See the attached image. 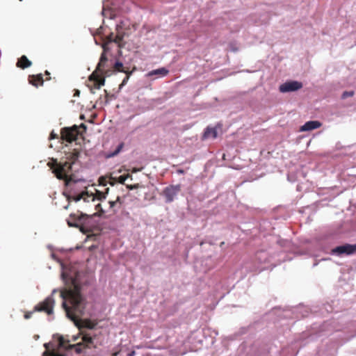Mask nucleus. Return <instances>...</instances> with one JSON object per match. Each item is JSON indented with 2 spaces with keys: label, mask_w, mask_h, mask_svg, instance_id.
I'll use <instances>...</instances> for the list:
<instances>
[{
  "label": "nucleus",
  "mask_w": 356,
  "mask_h": 356,
  "mask_svg": "<svg viewBox=\"0 0 356 356\" xmlns=\"http://www.w3.org/2000/svg\"><path fill=\"white\" fill-rule=\"evenodd\" d=\"M180 185H172L168 187H166L163 192V194L165 198V202L168 203L172 202L174 200L175 197L180 191Z\"/></svg>",
  "instance_id": "11"
},
{
  "label": "nucleus",
  "mask_w": 356,
  "mask_h": 356,
  "mask_svg": "<svg viewBox=\"0 0 356 356\" xmlns=\"http://www.w3.org/2000/svg\"><path fill=\"white\" fill-rule=\"evenodd\" d=\"M217 137V130L215 128L207 127L203 134V138H216Z\"/></svg>",
  "instance_id": "15"
},
{
  "label": "nucleus",
  "mask_w": 356,
  "mask_h": 356,
  "mask_svg": "<svg viewBox=\"0 0 356 356\" xmlns=\"http://www.w3.org/2000/svg\"><path fill=\"white\" fill-rule=\"evenodd\" d=\"M80 152L74 149L72 152L65 154L66 160L64 162H58L56 159H54L52 162H49L48 165L52 170L53 173L58 179L65 181V186H71L73 184H76L77 181L74 179L72 170L74 165L78 161Z\"/></svg>",
  "instance_id": "2"
},
{
  "label": "nucleus",
  "mask_w": 356,
  "mask_h": 356,
  "mask_svg": "<svg viewBox=\"0 0 356 356\" xmlns=\"http://www.w3.org/2000/svg\"><path fill=\"white\" fill-rule=\"evenodd\" d=\"M134 355H135V352L133 351V352L129 353L127 356H134Z\"/></svg>",
  "instance_id": "32"
},
{
  "label": "nucleus",
  "mask_w": 356,
  "mask_h": 356,
  "mask_svg": "<svg viewBox=\"0 0 356 356\" xmlns=\"http://www.w3.org/2000/svg\"><path fill=\"white\" fill-rule=\"evenodd\" d=\"M79 127L74 125L72 127H65L61 129V138L68 143L76 140L79 134Z\"/></svg>",
  "instance_id": "8"
},
{
  "label": "nucleus",
  "mask_w": 356,
  "mask_h": 356,
  "mask_svg": "<svg viewBox=\"0 0 356 356\" xmlns=\"http://www.w3.org/2000/svg\"><path fill=\"white\" fill-rule=\"evenodd\" d=\"M354 95L353 91H345L341 95L342 99H346L347 97H352Z\"/></svg>",
  "instance_id": "22"
},
{
  "label": "nucleus",
  "mask_w": 356,
  "mask_h": 356,
  "mask_svg": "<svg viewBox=\"0 0 356 356\" xmlns=\"http://www.w3.org/2000/svg\"><path fill=\"white\" fill-rule=\"evenodd\" d=\"M224 245V242H222L220 246Z\"/></svg>",
  "instance_id": "38"
},
{
  "label": "nucleus",
  "mask_w": 356,
  "mask_h": 356,
  "mask_svg": "<svg viewBox=\"0 0 356 356\" xmlns=\"http://www.w3.org/2000/svg\"><path fill=\"white\" fill-rule=\"evenodd\" d=\"M31 64V62L26 58V56H22L17 62L16 67H30Z\"/></svg>",
  "instance_id": "16"
},
{
  "label": "nucleus",
  "mask_w": 356,
  "mask_h": 356,
  "mask_svg": "<svg viewBox=\"0 0 356 356\" xmlns=\"http://www.w3.org/2000/svg\"><path fill=\"white\" fill-rule=\"evenodd\" d=\"M29 83L32 84L35 87H38L39 86H42L44 82L43 76L42 74H38L35 75H30L29 76Z\"/></svg>",
  "instance_id": "14"
},
{
  "label": "nucleus",
  "mask_w": 356,
  "mask_h": 356,
  "mask_svg": "<svg viewBox=\"0 0 356 356\" xmlns=\"http://www.w3.org/2000/svg\"><path fill=\"white\" fill-rule=\"evenodd\" d=\"M95 209L97 212L95 213L94 216H102L105 213V211L102 209L101 204H97L95 206Z\"/></svg>",
  "instance_id": "19"
},
{
  "label": "nucleus",
  "mask_w": 356,
  "mask_h": 356,
  "mask_svg": "<svg viewBox=\"0 0 356 356\" xmlns=\"http://www.w3.org/2000/svg\"><path fill=\"white\" fill-rule=\"evenodd\" d=\"M118 204H122V201L121 200V197L120 196H118L116 200H115Z\"/></svg>",
  "instance_id": "29"
},
{
  "label": "nucleus",
  "mask_w": 356,
  "mask_h": 356,
  "mask_svg": "<svg viewBox=\"0 0 356 356\" xmlns=\"http://www.w3.org/2000/svg\"><path fill=\"white\" fill-rule=\"evenodd\" d=\"M168 73V70L165 68H158L148 73V76L158 75L159 76H164Z\"/></svg>",
  "instance_id": "17"
},
{
  "label": "nucleus",
  "mask_w": 356,
  "mask_h": 356,
  "mask_svg": "<svg viewBox=\"0 0 356 356\" xmlns=\"http://www.w3.org/2000/svg\"><path fill=\"white\" fill-rule=\"evenodd\" d=\"M124 26H125V24L122 21L120 22V24H118L116 25V29H115L116 36L114 38L113 37V33H111L110 34V35H108L107 37V42H104L102 44V48L104 49V51H107V49H108V48H107L108 43L113 42H115V43H117V44H118L120 45V42L123 40V38H124V37L126 35L125 32L124 31Z\"/></svg>",
  "instance_id": "5"
},
{
  "label": "nucleus",
  "mask_w": 356,
  "mask_h": 356,
  "mask_svg": "<svg viewBox=\"0 0 356 356\" xmlns=\"http://www.w3.org/2000/svg\"><path fill=\"white\" fill-rule=\"evenodd\" d=\"M107 58H106V56H104V54H102L101 56V58H100V60L99 62L97 63V65H96L97 67H102V64L103 63V62L104 60H106Z\"/></svg>",
  "instance_id": "24"
},
{
  "label": "nucleus",
  "mask_w": 356,
  "mask_h": 356,
  "mask_svg": "<svg viewBox=\"0 0 356 356\" xmlns=\"http://www.w3.org/2000/svg\"><path fill=\"white\" fill-rule=\"evenodd\" d=\"M54 305L55 300L54 298L52 296H49L42 302L36 305L33 311L25 312L24 317L25 319H29L32 316V314L35 312H43L48 315H51L53 314Z\"/></svg>",
  "instance_id": "4"
},
{
  "label": "nucleus",
  "mask_w": 356,
  "mask_h": 356,
  "mask_svg": "<svg viewBox=\"0 0 356 356\" xmlns=\"http://www.w3.org/2000/svg\"><path fill=\"white\" fill-rule=\"evenodd\" d=\"M63 278L67 281H70V285L68 289L63 290L60 292L61 298L65 300L63 302L67 316L71 319L75 325L79 329L80 334L83 328L93 329L97 323L96 321L85 318L81 319L78 317L83 314L84 306L83 304V298L81 294V286L79 280V273H75L74 276H69L65 273L63 274Z\"/></svg>",
  "instance_id": "1"
},
{
  "label": "nucleus",
  "mask_w": 356,
  "mask_h": 356,
  "mask_svg": "<svg viewBox=\"0 0 356 356\" xmlns=\"http://www.w3.org/2000/svg\"><path fill=\"white\" fill-rule=\"evenodd\" d=\"M321 127V123L319 121H308L305 124L300 127V131H308L316 129Z\"/></svg>",
  "instance_id": "13"
},
{
  "label": "nucleus",
  "mask_w": 356,
  "mask_h": 356,
  "mask_svg": "<svg viewBox=\"0 0 356 356\" xmlns=\"http://www.w3.org/2000/svg\"><path fill=\"white\" fill-rule=\"evenodd\" d=\"M138 187H139L138 184H134V185H127V188H129V190L136 189V188H138Z\"/></svg>",
  "instance_id": "27"
},
{
  "label": "nucleus",
  "mask_w": 356,
  "mask_h": 356,
  "mask_svg": "<svg viewBox=\"0 0 356 356\" xmlns=\"http://www.w3.org/2000/svg\"><path fill=\"white\" fill-rule=\"evenodd\" d=\"M99 182L100 185L106 186L107 180L105 177H102L99 179Z\"/></svg>",
  "instance_id": "25"
},
{
  "label": "nucleus",
  "mask_w": 356,
  "mask_h": 356,
  "mask_svg": "<svg viewBox=\"0 0 356 356\" xmlns=\"http://www.w3.org/2000/svg\"><path fill=\"white\" fill-rule=\"evenodd\" d=\"M177 172L179 173V174H184V171L183 170H178Z\"/></svg>",
  "instance_id": "33"
},
{
  "label": "nucleus",
  "mask_w": 356,
  "mask_h": 356,
  "mask_svg": "<svg viewBox=\"0 0 356 356\" xmlns=\"http://www.w3.org/2000/svg\"><path fill=\"white\" fill-rule=\"evenodd\" d=\"M113 67H123V65L121 62L116 61L115 63L114 64Z\"/></svg>",
  "instance_id": "28"
},
{
  "label": "nucleus",
  "mask_w": 356,
  "mask_h": 356,
  "mask_svg": "<svg viewBox=\"0 0 356 356\" xmlns=\"http://www.w3.org/2000/svg\"><path fill=\"white\" fill-rule=\"evenodd\" d=\"M81 127H83L85 129L86 128V125L84 124H81Z\"/></svg>",
  "instance_id": "34"
},
{
  "label": "nucleus",
  "mask_w": 356,
  "mask_h": 356,
  "mask_svg": "<svg viewBox=\"0 0 356 356\" xmlns=\"http://www.w3.org/2000/svg\"><path fill=\"white\" fill-rule=\"evenodd\" d=\"M118 70V72H123L126 74V76L124 77V79L122 80V83L120 84V86H124L130 75L132 74V72H134V70H136V68H132V70L131 71H129V70H120L121 68H116Z\"/></svg>",
  "instance_id": "18"
},
{
  "label": "nucleus",
  "mask_w": 356,
  "mask_h": 356,
  "mask_svg": "<svg viewBox=\"0 0 356 356\" xmlns=\"http://www.w3.org/2000/svg\"><path fill=\"white\" fill-rule=\"evenodd\" d=\"M229 49L233 52H236V51H237L238 50V48L236 47V44H233V43H231L229 44Z\"/></svg>",
  "instance_id": "26"
},
{
  "label": "nucleus",
  "mask_w": 356,
  "mask_h": 356,
  "mask_svg": "<svg viewBox=\"0 0 356 356\" xmlns=\"http://www.w3.org/2000/svg\"><path fill=\"white\" fill-rule=\"evenodd\" d=\"M78 214L71 213L69 219L67 220V224L70 227H79V222L81 221L82 219L85 218H88L87 214L83 213L81 212L79 213L78 211Z\"/></svg>",
  "instance_id": "12"
},
{
  "label": "nucleus",
  "mask_w": 356,
  "mask_h": 356,
  "mask_svg": "<svg viewBox=\"0 0 356 356\" xmlns=\"http://www.w3.org/2000/svg\"><path fill=\"white\" fill-rule=\"evenodd\" d=\"M124 147V143H121L118 145V146L117 147L116 149L112 152L108 156L111 157V156H116L117 154H118L121 150Z\"/></svg>",
  "instance_id": "20"
},
{
  "label": "nucleus",
  "mask_w": 356,
  "mask_h": 356,
  "mask_svg": "<svg viewBox=\"0 0 356 356\" xmlns=\"http://www.w3.org/2000/svg\"><path fill=\"white\" fill-rule=\"evenodd\" d=\"M50 356H62L61 355H59L58 353H56L53 352Z\"/></svg>",
  "instance_id": "31"
},
{
  "label": "nucleus",
  "mask_w": 356,
  "mask_h": 356,
  "mask_svg": "<svg viewBox=\"0 0 356 356\" xmlns=\"http://www.w3.org/2000/svg\"><path fill=\"white\" fill-rule=\"evenodd\" d=\"M69 206H70V203H68L67 205L65 207V209H67L69 207Z\"/></svg>",
  "instance_id": "35"
},
{
  "label": "nucleus",
  "mask_w": 356,
  "mask_h": 356,
  "mask_svg": "<svg viewBox=\"0 0 356 356\" xmlns=\"http://www.w3.org/2000/svg\"><path fill=\"white\" fill-rule=\"evenodd\" d=\"M45 73H46V74H47V76H49V73L47 71H46V72H45Z\"/></svg>",
  "instance_id": "37"
},
{
  "label": "nucleus",
  "mask_w": 356,
  "mask_h": 356,
  "mask_svg": "<svg viewBox=\"0 0 356 356\" xmlns=\"http://www.w3.org/2000/svg\"><path fill=\"white\" fill-rule=\"evenodd\" d=\"M108 204H109V209L111 211H113V212H115V210L114 209V208L117 205L118 203L114 200V201H109Z\"/></svg>",
  "instance_id": "23"
},
{
  "label": "nucleus",
  "mask_w": 356,
  "mask_h": 356,
  "mask_svg": "<svg viewBox=\"0 0 356 356\" xmlns=\"http://www.w3.org/2000/svg\"><path fill=\"white\" fill-rule=\"evenodd\" d=\"M302 88L301 82L297 81H286L280 86V91L281 92H289L296 91Z\"/></svg>",
  "instance_id": "10"
},
{
  "label": "nucleus",
  "mask_w": 356,
  "mask_h": 356,
  "mask_svg": "<svg viewBox=\"0 0 356 356\" xmlns=\"http://www.w3.org/2000/svg\"><path fill=\"white\" fill-rule=\"evenodd\" d=\"M129 177L131 178V175H130L129 174H127V175H121V176H120L118 177V181L120 184H124V182L127 180V179L129 178Z\"/></svg>",
  "instance_id": "21"
},
{
  "label": "nucleus",
  "mask_w": 356,
  "mask_h": 356,
  "mask_svg": "<svg viewBox=\"0 0 356 356\" xmlns=\"http://www.w3.org/2000/svg\"><path fill=\"white\" fill-rule=\"evenodd\" d=\"M108 191L109 188H106L105 189V191H99L96 190L95 194L91 193L90 195H89L87 191L82 192L81 194L74 196L72 199L75 202H78L81 199H83L85 202H88L89 199H91L92 201H94L95 199L98 200H103L106 199V195L108 194Z\"/></svg>",
  "instance_id": "7"
},
{
  "label": "nucleus",
  "mask_w": 356,
  "mask_h": 356,
  "mask_svg": "<svg viewBox=\"0 0 356 356\" xmlns=\"http://www.w3.org/2000/svg\"><path fill=\"white\" fill-rule=\"evenodd\" d=\"M82 342L74 345H69L67 346V342L63 337L59 339V345L60 347L66 349H74L76 353H81L85 348H97L98 345L95 343L96 335L92 336L90 333L86 332H81Z\"/></svg>",
  "instance_id": "3"
},
{
  "label": "nucleus",
  "mask_w": 356,
  "mask_h": 356,
  "mask_svg": "<svg viewBox=\"0 0 356 356\" xmlns=\"http://www.w3.org/2000/svg\"><path fill=\"white\" fill-rule=\"evenodd\" d=\"M119 353H120V350H118L115 353H113L111 356H118Z\"/></svg>",
  "instance_id": "30"
},
{
  "label": "nucleus",
  "mask_w": 356,
  "mask_h": 356,
  "mask_svg": "<svg viewBox=\"0 0 356 356\" xmlns=\"http://www.w3.org/2000/svg\"><path fill=\"white\" fill-rule=\"evenodd\" d=\"M51 138H55V136H54V135H53V134H51Z\"/></svg>",
  "instance_id": "36"
},
{
  "label": "nucleus",
  "mask_w": 356,
  "mask_h": 356,
  "mask_svg": "<svg viewBox=\"0 0 356 356\" xmlns=\"http://www.w3.org/2000/svg\"><path fill=\"white\" fill-rule=\"evenodd\" d=\"M356 252V244H345L343 245L337 246L332 250L333 254L341 255V254H352Z\"/></svg>",
  "instance_id": "9"
},
{
  "label": "nucleus",
  "mask_w": 356,
  "mask_h": 356,
  "mask_svg": "<svg viewBox=\"0 0 356 356\" xmlns=\"http://www.w3.org/2000/svg\"><path fill=\"white\" fill-rule=\"evenodd\" d=\"M105 68H95V70L88 77V81L92 83V86L95 89H99L105 83L106 72Z\"/></svg>",
  "instance_id": "6"
}]
</instances>
